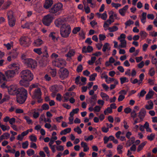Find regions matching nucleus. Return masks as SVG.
Here are the masks:
<instances>
[{
	"label": "nucleus",
	"mask_w": 157,
	"mask_h": 157,
	"mask_svg": "<svg viewBox=\"0 0 157 157\" xmlns=\"http://www.w3.org/2000/svg\"><path fill=\"white\" fill-rule=\"evenodd\" d=\"M63 10V4L59 2L54 4L49 10V12L50 13L59 15L60 14V11Z\"/></svg>",
	"instance_id": "nucleus-5"
},
{
	"label": "nucleus",
	"mask_w": 157,
	"mask_h": 157,
	"mask_svg": "<svg viewBox=\"0 0 157 157\" xmlns=\"http://www.w3.org/2000/svg\"><path fill=\"white\" fill-rule=\"evenodd\" d=\"M111 47L110 44L108 43H106L103 45L102 50L104 52H105L106 51H110Z\"/></svg>",
	"instance_id": "nucleus-22"
},
{
	"label": "nucleus",
	"mask_w": 157,
	"mask_h": 157,
	"mask_svg": "<svg viewBox=\"0 0 157 157\" xmlns=\"http://www.w3.org/2000/svg\"><path fill=\"white\" fill-rule=\"evenodd\" d=\"M41 50V48H34L33 49V51L38 55H40L42 53Z\"/></svg>",
	"instance_id": "nucleus-53"
},
{
	"label": "nucleus",
	"mask_w": 157,
	"mask_h": 157,
	"mask_svg": "<svg viewBox=\"0 0 157 157\" xmlns=\"http://www.w3.org/2000/svg\"><path fill=\"white\" fill-rule=\"evenodd\" d=\"M146 93V91L144 90H142L141 91L140 93L138 94L137 96L139 98L143 97L144 96Z\"/></svg>",
	"instance_id": "nucleus-48"
},
{
	"label": "nucleus",
	"mask_w": 157,
	"mask_h": 157,
	"mask_svg": "<svg viewBox=\"0 0 157 157\" xmlns=\"http://www.w3.org/2000/svg\"><path fill=\"white\" fill-rule=\"evenodd\" d=\"M2 136L4 139H7L10 137V135L8 133L6 132L4 133Z\"/></svg>",
	"instance_id": "nucleus-64"
},
{
	"label": "nucleus",
	"mask_w": 157,
	"mask_h": 157,
	"mask_svg": "<svg viewBox=\"0 0 157 157\" xmlns=\"http://www.w3.org/2000/svg\"><path fill=\"white\" fill-rule=\"evenodd\" d=\"M33 23L31 22H28L26 23L24 25H22L21 27L23 28H28L29 29L33 25Z\"/></svg>",
	"instance_id": "nucleus-34"
},
{
	"label": "nucleus",
	"mask_w": 157,
	"mask_h": 157,
	"mask_svg": "<svg viewBox=\"0 0 157 157\" xmlns=\"http://www.w3.org/2000/svg\"><path fill=\"white\" fill-rule=\"evenodd\" d=\"M43 48L44 50L43 53L44 54L43 56L47 58L48 57V55L47 52V48L46 46H44L43 47Z\"/></svg>",
	"instance_id": "nucleus-46"
},
{
	"label": "nucleus",
	"mask_w": 157,
	"mask_h": 157,
	"mask_svg": "<svg viewBox=\"0 0 157 157\" xmlns=\"http://www.w3.org/2000/svg\"><path fill=\"white\" fill-rule=\"evenodd\" d=\"M41 95V92L40 88H38L35 90L32 97L33 98H39Z\"/></svg>",
	"instance_id": "nucleus-14"
},
{
	"label": "nucleus",
	"mask_w": 157,
	"mask_h": 157,
	"mask_svg": "<svg viewBox=\"0 0 157 157\" xmlns=\"http://www.w3.org/2000/svg\"><path fill=\"white\" fill-rule=\"evenodd\" d=\"M65 20L64 18H59L56 19L55 21V25L58 27H61V26L64 23Z\"/></svg>",
	"instance_id": "nucleus-13"
},
{
	"label": "nucleus",
	"mask_w": 157,
	"mask_h": 157,
	"mask_svg": "<svg viewBox=\"0 0 157 157\" xmlns=\"http://www.w3.org/2000/svg\"><path fill=\"white\" fill-rule=\"evenodd\" d=\"M126 36V35L125 34L122 33L121 34L120 36L118 37L117 39L119 40H125Z\"/></svg>",
	"instance_id": "nucleus-63"
},
{
	"label": "nucleus",
	"mask_w": 157,
	"mask_h": 157,
	"mask_svg": "<svg viewBox=\"0 0 157 157\" xmlns=\"http://www.w3.org/2000/svg\"><path fill=\"white\" fill-rule=\"evenodd\" d=\"M146 17L147 13L145 12L143 13L141 18V21L143 24H144L146 22Z\"/></svg>",
	"instance_id": "nucleus-32"
},
{
	"label": "nucleus",
	"mask_w": 157,
	"mask_h": 157,
	"mask_svg": "<svg viewBox=\"0 0 157 157\" xmlns=\"http://www.w3.org/2000/svg\"><path fill=\"white\" fill-rule=\"evenodd\" d=\"M13 12L12 11H10L7 13L8 19V23L10 26L13 27L15 25V20L13 16Z\"/></svg>",
	"instance_id": "nucleus-10"
},
{
	"label": "nucleus",
	"mask_w": 157,
	"mask_h": 157,
	"mask_svg": "<svg viewBox=\"0 0 157 157\" xmlns=\"http://www.w3.org/2000/svg\"><path fill=\"white\" fill-rule=\"evenodd\" d=\"M30 140L32 142H36L37 140V138L36 136L33 134L30 135L29 136Z\"/></svg>",
	"instance_id": "nucleus-54"
},
{
	"label": "nucleus",
	"mask_w": 157,
	"mask_h": 157,
	"mask_svg": "<svg viewBox=\"0 0 157 157\" xmlns=\"http://www.w3.org/2000/svg\"><path fill=\"white\" fill-rule=\"evenodd\" d=\"M128 8V5L124 6L123 8L119 10L118 11L119 13L122 16H124Z\"/></svg>",
	"instance_id": "nucleus-17"
},
{
	"label": "nucleus",
	"mask_w": 157,
	"mask_h": 157,
	"mask_svg": "<svg viewBox=\"0 0 157 157\" xmlns=\"http://www.w3.org/2000/svg\"><path fill=\"white\" fill-rule=\"evenodd\" d=\"M4 45L5 46L7 50H10L13 47V42L11 41L7 44H4Z\"/></svg>",
	"instance_id": "nucleus-41"
},
{
	"label": "nucleus",
	"mask_w": 157,
	"mask_h": 157,
	"mask_svg": "<svg viewBox=\"0 0 157 157\" xmlns=\"http://www.w3.org/2000/svg\"><path fill=\"white\" fill-rule=\"evenodd\" d=\"M17 97V102L20 104L23 103L28 97V92L23 88H19Z\"/></svg>",
	"instance_id": "nucleus-3"
},
{
	"label": "nucleus",
	"mask_w": 157,
	"mask_h": 157,
	"mask_svg": "<svg viewBox=\"0 0 157 157\" xmlns=\"http://www.w3.org/2000/svg\"><path fill=\"white\" fill-rule=\"evenodd\" d=\"M84 5V9L85 10L86 13L88 14L90 13V7L86 5Z\"/></svg>",
	"instance_id": "nucleus-60"
},
{
	"label": "nucleus",
	"mask_w": 157,
	"mask_h": 157,
	"mask_svg": "<svg viewBox=\"0 0 157 157\" xmlns=\"http://www.w3.org/2000/svg\"><path fill=\"white\" fill-rule=\"evenodd\" d=\"M144 126L145 127V128L146 129L147 132H152V130L149 127V124L148 122H146L144 124Z\"/></svg>",
	"instance_id": "nucleus-33"
},
{
	"label": "nucleus",
	"mask_w": 157,
	"mask_h": 157,
	"mask_svg": "<svg viewBox=\"0 0 157 157\" xmlns=\"http://www.w3.org/2000/svg\"><path fill=\"white\" fill-rule=\"evenodd\" d=\"M9 68L12 69V70H8L5 72V75L7 79V81L10 80L16 75V73L17 72L19 67L17 66L16 64L13 63L9 65L8 66Z\"/></svg>",
	"instance_id": "nucleus-2"
},
{
	"label": "nucleus",
	"mask_w": 157,
	"mask_h": 157,
	"mask_svg": "<svg viewBox=\"0 0 157 157\" xmlns=\"http://www.w3.org/2000/svg\"><path fill=\"white\" fill-rule=\"evenodd\" d=\"M105 82L108 84H109L112 82H113L114 83L116 84H118V82L117 79H115L114 78H111L110 77H107L105 80Z\"/></svg>",
	"instance_id": "nucleus-19"
},
{
	"label": "nucleus",
	"mask_w": 157,
	"mask_h": 157,
	"mask_svg": "<svg viewBox=\"0 0 157 157\" xmlns=\"http://www.w3.org/2000/svg\"><path fill=\"white\" fill-rule=\"evenodd\" d=\"M10 98L9 96L6 95L4 96L3 99L0 101V104H2L4 101H6L9 100Z\"/></svg>",
	"instance_id": "nucleus-58"
},
{
	"label": "nucleus",
	"mask_w": 157,
	"mask_h": 157,
	"mask_svg": "<svg viewBox=\"0 0 157 157\" xmlns=\"http://www.w3.org/2000/svg\"><path fill=\"white\" fill-rule=\"evenodd\" d=\"M155 73V71L153 67H151L149 71L148 74L151 76H154Z\"/></svg>",
	"instance_id": "nucleus-56"
},
{
	"label": "nucleus",
	"mask_w": 157,
	"mask_h": 157,
	"mask_svg": "<svg viewBox=\"0 0 157 157\" xmlns=\"http://www.w3.org/2000/svg\"><path fill=\"white\" fill-rule=\"evenodd\" d=\"M19 89L17 85H12L8 87V91L9 94L14 95L18 93Z\"/></svg>",
	"instance_id": "nucleus-7"
},
{
	"label": "nucleus",
	"mask_w": 157,
	"mask_h": 157,
	"mask_svg": "<svg viewBox=\"0 0 157 157\" xmlns=\"http://www.w3.org/2000/svg\"><path fill=\"white\" fill-rule=\"evenodd\" d=\"M70 93L69 92L67 93L64 94L63 96V102H67L69 100L70 97Z\"/></svg>",
	"instance_id": "nucleus-36"
},
{
	"label": "nucleus",
	"mask_w": 157,
	"mask_h": 157,
	"mask_svg": "<svg viewBox=\"0 0 157 157\" xmlns=\"http://www.w3.org/2000/svg\"><path fill=\"white\" fill-rule=\"evenodd\" d=\"M71 128H67L63 130H62L60 132V135H65L67 133H68L71 132Z\"/></svg>",
	"instance_id": "nucleus-30"
},
{
	"label": "nucleus",
	"mask_w": 157,
	"mask_h": 157,
	"mask_svg": "<svg viewBox=\"0 0 157 157\" xmlns=\"http://www.w3.org/2000/svg\"><path fill=\"white\" fill-rule=\"evenodd\" d=\"M100 95L103 100H104L107 101L109 100V97L106 93L103 92H101Z\"/></svg>",
	"instance_id": "nucleus-25"
},
{
	"label": "nucleus",
	"mask_w": 157,
	"mask_h": 157,
	"mask_svg": "<svg viewBox=\"0 0 157 157\" xmlns=\"http://www.w3.org/2000/svg\"><path fill=\"white\" fill-rule=\"evenodd\" d=\"M75 53V50L73 49H71L69 50L67 54L66 55V56L68 58H71L74 56Z\"/></svg>",
	"instance_id": "nucleus-31"
},
{
	"label": "nucleus",
	"mask_w": 157,
	"mask_h": 157,
	"mask_svg": "<svg viewBox=\"0 0 157 157\" xmlns=\"http://www.w3.org/2000/svg\"><path fill=\"white\" fill-rule=\"evenodd\" d=\"M154 104L151 100L147 102V103L145 105V108L147 110H151L153 108Z\"/></svg>",
	"instance_id": "nucleus-20"
},
{
	"label": "nucleus",
	"mask_w": 157,
	"mask_h": 157,
	"mask_svg": "<svg viewBox=\"0 0 157 157\" xmlns=\"http://www.w3.org/2000/svg\"><path fill=\"white\" fill-rule=\"evenodd\" d=\"M53 17L52 15L49 14L44 16L42 19L43 23L47 26H49L52 21Z\"/></svg>",
	"instance_id": "nucleus-8"
},
{
	"label": "nucleus",
	"mask_w": 157,
	"mask_h": 157,
	"mask_svg": "<svg viewBox=\"0 0 157 157\" xmlns=\"http://www.w3.org/2000/svg\"><path fill=\"white\" fill-rule=\"evenodd\" d=\"M123 146L121 145H119L117 146V150L118 153L119 154H121L122 153V149H123Z\"/></svg>",
	"instance_id": "nucleus-43"
},
{
	"label": "nucleus",
	"mask_w": 157,
	"mask_h": 157,
	"mask_svg": "<svg viewBox=\"0 0 157 157\" xmlns=\"http://www.w3.org/2000/svg\"><path fill=\"white\" fill-rule=\"evenodd\" d=\"M39 84L38 83H36L31 85L29 87V93H30V91L33 88L39 87Z\"/></svg>",
	"instance_id": "nucleus-45"
},
{
	"label": "nucleus",
	"mask_w": 157,
	"mask_h": 157,
	"mask_svg": "<svg viewBox=\"0 0 157 157\" xmlns=\"http://www.w3.org/2000/svg\"><path fill=\"white\" fill-rule=\"evenodd\" d=\"M3 81L6 82L7 81V79L5 75L2 72H0V83H1Z\"/></svg>",
	"instance_id": "nucleus-35"
},
{
	"label": "nucleus",
	"mask_w": 157,
	"mask_h": 157,
	"mask_svg": "<svg viewBox=\"0 0 157 157\" xmlns=\"http://www.w3.org/2000/svg\"><path fill=\"white\" fill-rule=\"evenodd\" d=\"M96 14L99 18H101L104 20H105L107 18V15L106 11H105L102 14L97 13Z\"/></svg>",
	"instance_id": "nucleus-21"
},
{
	"label": "nucleus",
	"mask_w": 157,
	"mask_h": 157,
	"mask_svg": "<svg viewBox=\"0 0 157 157\" xmlns=\"http://www.w3.org/2000/svg\"><path fill=\"white\" fill-rule=\"evenodd\" d=\"M154 92L152 89H150L146 96V99L147 100L151 98L154 95Z\"/></svg>",
	"instance_id": "nucleus-23"
},
{
	"label": "nucleus",
	"mask_w": 157,
	"mask_h": 157,
	"mask_svg": "<svg viewBox=\"0 0 157 157\" xmlns=\"http://www.w3.org/2000/svg\"><path fill=\"white\" fill-rule=\"evenodd\" d=\"M20 44L23 46H28L31 43L30 38L28 37H22L19 40Z\"/></svg>",
	"instance_id": "nucleus-11"
},
{
	"label": "nucleus",
	"mask_w": 157,
	"mask_h": 157,
	"mask_svg": "<svg viewBox=\"0 0 157 157\" xmlns=\"http://www.w3.org/2000/svg\"><path fill=\"white\" fill-rule=\"evenodd\" d=\"M93 50V48L91 46H88L87 47L84 46L82 49V52L83 53L90 52Z\"/></svg>",
	"instance_id": "nucleus-18"
},
{
	"label": "nucleus",
	"mask_w": 157,
	"mask_h": 157,
	"mask_svg": "<svg viewBox=\"0 0 157 157\" xmlns=\"http://www.w3.org/2000/svg\"><path fill=\"white\" fill-rule=\"evenodd\" d=\"M60 34L62 37H68L71 32V27L68 24H64L61 27L60 30Z\"/></svg>",
	"instance_id": "nucleus-4"
},
{
	"label": "nucleus",
	"mask_w": 157,
	"mask_h": 157,
	"mask_svg": "<svg viewBox=\"0 0 157 157\" xmlns=\"http://www.w3.org/2000/svg\"><path fill=\"white\" fill-rule=\"evenodd\" d=\"M53 4L52 0H45L44 4V7L46 9H48Z\"/></svg>",
	"instance_id": "nucleus-16"
},
{
	"label": "nucleus",
	"mask_w": 157,
	"mask_h": 157,
	"mask_svg": "<svg viewBox=\"0 0 157 157\" xmlns=\"http://www.w3.org/2000/svg\"><path fill=\"white\" fill-rule=\"evenodd\" d=\"M43 150L47 154V156L48 157H50V151L48 147L47 146L44 147L43 148Z\"/></svg>",
	"instance_id": "nucleus-50"
},
{
	"label": "nucleus",
	"mask_w": 157,
	"mask_h": 157,
	"mask_svg": "<svg viewBox=\"0 0 157 157\" xmlns=\"http://www.w3.org/2000/svg\"><path fill=\"white\" fill-rule=\"evenodd\" d=\"M81 147L83 148V151L84 152L87 151L89 150V147L86 143L82 141L81 143Z\"/></svg>",
	"instance_id": "nucleus-27"
},
{
	"label": "nucleus",
	"mask_w": 157,
	"mask_h": 157,
	"mask_svg": "<svg viewBox=\"0 0 157 157\" xmlns=\"http://www.w3.org/2000/svg\"><path fill=\"white\" fill-rule=\"evenodd\" d=\"M112 113V110L111 108L108 107L105 109L104 111V114L105 115H108L109 114L111 113Z\"/></svg>",
	"instance_id": "nucleus-40"
},
{
	"label": "nucleus",
	"mask_w": 157,
	"mask_h": 157,
	"mask_svg": "<svg viewBox=\"0 0 157 157\" xmlns=\"http://www.w3.org/2000/svg\"><path fill=\"white\" fill-rule=\"evenodd\" d=\"M20 75L21 79L20 81V84L27 86L29 85L28 82L31 81L33 78V74L30 70L27 69L22 71Z\"/></svg>",
	"instance_id": "nucleus-1"
},
{
	"label": "nucleus",
	"mask_w": 157,
	"mask_h": 157,
	"mask_svg": "<svg viewBox=\"0 0 157 157\" xmlns=\"http://www.w3.org/2000/svg\"><path fill=\"white\" fill-rule=\"evenodd\" d=\"M120 44L118 45V49L120 48H125L127 46V42L125 40H120Z\"/></svg>",
	"instance_id": "nucleus-24"
},
{
	"label": "nucleus",
	"mask_w": 157,
	"mask_h": 157,
	"mask_svg": "<svg viewBox=\"0 0 157 157\" xmlns=\"http://www.w3.org/2000/svg\"><path fill=\"white\" fill-rule=\"evenodd\" d=\"M147 141H145L142 143L140 144L137 147V152H139L141 150H142L144 146L147 144Z\"/></svg>",
	"instance_id": "nucleus-29"
},
{
	"label": "nucleus",
	"mask_w": 157,
	"mask_h": 157,
	"mask_svg": "<svg viewBox=\"0 0 157 157\" xmlns=\"http://www.w3.org/2000/svg\"><path fill=\"white\" fill-rule=\"evenodd\" d=\"M118 29V27L116 26H113L112 27H109L108 29L110 32H114L117 31Z\"/></svg>",
	"instance_id": "nucleus-44"
},
{
	"label": "nucleus",
	"mask_w": 157,
	"mask_h": 157,
	"mask_svg": "<svg viewBox=\"0 0 157 157\" xmlns=\"http://www.w3.org/2000/svg\"><path fill=\"white\" fill-rule=\"evenodd\" d=\"M96 59V58L95 57H92L91 59L88 61V63L89 65H92L94 63Z\"/></svg>",
	"instance_id": "nucleus-57"
},
{
	"label": "nucleus",
	"mask_w": 157,
	"mask_h": 157,
	"mask_svg": "<svg viewBox=\"0 0 157 157\" xmlns=\"http://www.w3.org/2000/svg\"><path fill=\"white\" fill-rule=\"evenodd\" d=\"M120 80L121 84H123L124 83L128 82V78L125 77L121 78Z\"/></svg>",
	"instance_id": "nucleus-52"
},
{
	"label": "nucleus",
	"mask_w": 157,
	"mask_h": 157,
	"mask_svg": "<svg viewBox=\"0 0 157 157\" xmlns=\"http://www.w3.org/2000/svg\"><path fill=\"white\" fill-rule=\"evenodd\" d=\"M134 138L132 137L128 141H127L126 143L127 147H128L130 146L134 142Z\"/></svg>",
	"instance_id": "nucleus-55"
},
{
	"label": "nucleus",
	"mask_w": 157,
	"mask_h": 157,
	"mask_svg": "<svg viewBox=\"0 0 157 157\" xmlns=\"http://www.w3.org/2000/svg\"><path fill=\"white\" fill-rule=\"evenodd\" d=\"M79 111V109L78 108L73 109L70 113V115L74 116L75 114L77 113Z\"/></svg>",
	"instance_id": "nucleus-59"
},
{
	"label": "nucleus",
	"mask_w": 157,
	"mask_h": 157,
	"mask_svg": "<svg viewBox=\"0 0 157 157\" xmlns=\"http://www.w3.org/2000/svg\"><path fill=\"white\" fill-rule=\"evenodd\" d=\"M134 21L131 19H129L125 23V28L126 29L128 27L130 26L131 25H133L134 24Z\"/></svg>",
	"instance_id": "nucleus-38"
},
{
	"label": "nucleus",
	"mask_w": 157,
	"mask_h": 157,
	"mask_svg": "<svg viewBox=\"0 0 157 157\" xmlns=\"http://www.w3.org/2000/svg\"><path fill=\"white\" fill-rule=\"evenodd\" d=\"M146 111L144 108H141L138 113V117L140 120H142L146 114Z\"/></svg>",
	"instance_id": "nucleus-15"
},
{
	"label": "nucleus",
	"mask_w": 157,
	"mask_h": 157,
	"mask_svg": "<svg viewBox=\"0 0 157 157\" xmlns=\"http://www.w3.org/2000/svg\"><path fill=\"white\" fill-rule=\"evenodd\" d=\"M24 64L28 67L32 68H35L37 66L36 61L31 58H29L26 60Z\"/></svg>",
	"instance_id": "nucleus-9"
},
{
	"label": "nucleus",
	"mask_w": 157,
	"mask_h": 157,
	"mask_svg": "<svg viewBox=\"0 0 157 157\" xmlns=\"http://www.w3.org/2000/svg\"><path fill=\"white\" fill-rule=\"evenodd\" d=\"M27 153L29 156H30L34 154L35 151L33 150L29 149L27 151Z\"/></svg>",
	"instance_id": "nucleus-49"
},
{
	"label": "nucleus",
	"mask_w": 157,
	"mask_h": 157,
	"mask_svg": "<svg viewBox=\"0 0 157 157\" xmlns=\"http://www.w3.org/2000/svg\"><path fill=\"white\" fill-rule=\"evenodd\" d=\"M52 64L55 66L61 68L65 66L66 62L64 59L61 58H59L53 61Z\"/></svg>",
	"instance_id": "nucleus-6"
},
{
	"label": "nucleus",
	"mask_w": 157,
	"mask_h": 157,
	"mask_svg": "<svg viewBox=\"0 0 157 157\" xmlns=\"http://www.w3.org/2000/svg\"><path fill=\"white\" fill-rule=\"evenodd\" d=\"M68 74L69 72L67 69L63 67L61 68L59 72L60 78L63 79L68 77Z\"/></svg>",
	"instance_id": "nucleus-12"
},
{
	"label": "nucleus",
	"mask_w": 157,
	"mask_h": 157,
	"mask_svg": "<svg viewBox=\"0 0 157 157\" xmlns=\"http://www.w3.org/2000/svg\"><path fill=\"white\" fill-rule=\"evenodd\" d=\"M1 128L3 131H8L10 129V127L8 125H5L3 124L1 127Z\"/></svg>",
	"instance_id": "nucleus-51"
},
{
	"label": "nucleus",
	"mask_w": 157,
	"mask_h": 157,
	"mask_svg": "<svg viewBox=\"0 0 157 157\" xmlns=\"http://www.w3.org/2000/svg\"><path fill=\"white\" fill-rule=\"evenodd\" d=\"M94 138V136L92 135H90L88 137L85 136H84V140L86 141H88L89 140H92Z\"/></svg>",
	"instance_id": "nucleus-61"
},
{
	"label": "nucleus",
	"mask_w": 157,
	"mask_h": 157,
	"mask_svg": "<svg viewBox=\"0 0 157 157\" xmlns=\"http://www.w3.org/2000/svg\"><path fill=\"white\" fill-rule=\"evenodd\" d=\"M113 22L111 21L108 19L106 21H105L103 25V27L104 28V30H107L109 28V26Z\"/></svg>",
	"instance_id": "nucleus-26"
},
{
	"label": "nucleus",
	"mask_w": 157,
	"mask_h": 157,
	"mask_svg": "<svg viewBox=\"0 0 157 157\" xmlns=\"http://www.w3.org/2000/svg\"><path fill=\"white\" fill-rule=\"evenodd\" d=\"M33 117L35 118H38L39 116V112L36 109H34L33 110Z\"/></svg>",
	"instance_id": "nucleus-42"
},
{
	"label": "nucleus",
	"mask_w": 157,
	"mask_h": 157,
	"mask_svg": "<svg viewBox=\"0 0 157 157\" xmlns=\"http://www.w3.org/2000/svg\"><path fill=\"white\" fill-rule=\"evenodd\" d=\"M140 35L141 36V39H144L147 37V34L144 31H141L140 33Z\"/></svg>",
	"instance_id": "nucleus-39"
},
{
	"label": "nucleus",
	"mask_w": 157,
	"mask_h": 157,
	"mask_svg": "<svg viewBox=\"0 0 157 157\" xmlns=\"http://www.w3.org/2000/svg\"><path fill=\"white\" fill-rule=\"evenodd\" d=\"M111 5L113 7H114L117 9H118V8L120 7L121 6V4L119 3H115L114 2L112 3Z\"/></svg>",
	"instance_id": "nucleus-47"
},
{
	"label": "nucleus",
	"mask_w": 157,
	"mask_h": 157,
	"mask_svg": "<svg viewBox=\"0 0 157 157\" xmlns=\"http://www.w3.org/2000/svg\"><path fill=\"white\" fill-rule=\"evenodd\" d=\"M97 76V74L96 73H94L91 75L90 77V80L93 81L95 80V78Z\"/></svg>",
	"instance_id": "nucleus-62"
},
{
	"label": "nucleus",
	"mask_w": 157,
	"mask_h": 157,
	"mask_svg": "<svg viewBox=\"0 0 157 157\" xmlns=\"http://www.w3.org/2000/svg\"><path fill=\"white\" fill-rule=\"evenodd\" d=\"M155 134L154 133H151L147 136V139L150 141H151L155 139Z\"/></svg>",
	"instance_id": "nucleus-37"
},
{
	"label": "nucleus",
	"mask_w": 157,
	"mask_h": 157,
	"mask_svg": "<svg viewBox=\"0 0 157 157\" xmlns=\"http://www.w3.org/2000/svg\"><path fill=\"white\" fill-rule=\"evenodd\" d=\"M43 43V40L40 39H38L35 40L34 42V46L36 47H39Z\"/></svg>",
	"instance_id": "nucleus-28"
}]
</instances>
